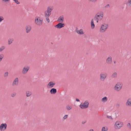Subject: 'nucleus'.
<instances>
[{"label": "nucleus", "instance_id": "obj_1", "mask_svg": "<svg viewBox=\"0 0 131 131\" xmlns=\"http://www.w3.org/2000/svg\"><path fill=\"white\" fill-rule=\"evenodd\" d=\"M53 9L52 7H48L47 10L45 11L44 13V16L45 17H49L51 14V12Z\"/></svg>", "mask_w": 131, "mask_h": 131}, {"label": "nucleus", "instance_id": "obj_2", "mask_svg": "<svg viewBox=\"0 0 131 131\" xmlns=\"http://www.w3.org/2000/svg\"><path fill=\"white\" fill-rule=\"evenodd\" d=\"M43 20L42 18L39 17H36L35 21V23L38 26H41L42 25Z\"/></svg>", "mask_w": 131, "mask_h": 131}, {"label": "nucleus", "instance_id": "obj_3", "mask_svg": "<svg viewBox=\"0 0 131 131\" xmlns=\"http://www.w3.org/2000/svg\"><path fill=\"white\" fill-rule=\"evenodd\" d=\"M123 125V124L119 121H116L114 125V127L116 129H120Z\"/></svg>", "mask_w": 131, "mask_h": 131}, {"label": "nucleus", "instance_id": "obj_4", "mask_svg": "<svg viewBox=\"0 0 131 131\" xmlns=\"http://www.w3.org/2000/svg\"><path fill=\"white\" fill-rule=\"evenodd\" d=\"M108 27V24L104 23L101 26L100 29V32H105L106 30Z\"/></svg>", "mask_w": 131, "mask_h": 131}, {"label": "nucleus", "instance_id": "obj_5", "mask_svg": "<svg viewBox=\"0 0 131 131\" xmlns=\"http://www.w3.org/2000/svg\"><path fill=\"white\" fill-rule=\"evenodd\" d=\"M122 86V84L120 82H118L115 85L114 89L117 91H119L121 90Z\"/></svg>", "mask_w": 131, "mask_h": 131}, {"label": "nucleus", "instance_id": "obj_6", "mask_svg": "<svg viewBox=\"0 0 131 131\" xmlns=\"http://www.w3.org/2000/svg\"><path fill=\"white\" fill-rule=\"evenodd\" d=\"M89 104L88 101H85L83 104L81 103L80 105V107L81 109L86 108L88 107Z\"/></svg>", "mask_w": 131, "mask_h": 131}, {"label": "nucleus", "instance_id": "obj_7", "mask_svg": "<svg viewBox=\"0 0 131 131\" xmlns=\"http://www.w3.org/2000/svg\"><path fill=\"white\" fill-rule=\"evenodd\" d=\"M107 74L104 72H102L100 74V79L101 81H103L106 78Z\"/></svg>", "mask_w": 131, "mask_h": 131}, {"label": "nucleus", "instance_id": "obj_8", "mask_svg": "<svg viewBox=\"0 0 131 131\" xmlns=\"http://www.w3.org/2000/svg\"><path fill=\"white\" fill-rule=\"evenodd\" d=\"M7 125L6 123H2L0 125V130L1 131L5 130L7 128Z\"/></svg>", "mask_w": 131, "mask_h": 131}, {"label": "nucleus", "instance_id": "obj_9", "mask_svg": "<svg viewBox=\"0 0 131 131\" xmlns=\"http://www.w3.org/2000/svg\"><path fill=\"white\" fill-rule=\"evenodd\" d=\"M29 67L28 66H25L22 70V73L23 74H26L29 69Z\"/></svg>", "mask_w": 131, "mask_h": 131}, {"label": "nucleus", "instance_id": "obj_10", "mask_svg": "<svg viewBox=\"0 0 131 131\" xmlns=\"http://www.w3.org/2000/svg\"><path fill=\"white\" fill-rule=\"evenodd\" d=\"M65 26V24L62 23H59L57 25L55 26V27L57 28L60 29L64 27Z\"/></svg>", "mask_w": 131, "mask_h": 131}, {"label": "nucleus", "instance_id": "obj_11", "mask_svg": "<svg viewBox=\"0 0 131 131\" xmlns=\"http://www.w3.org/2000/svg\"><path fill=\"white\" fill-rule=\"evenodd\" d=\"M55 83L52 81L50 82L47 85V87L48 88H51L53 87L55 85Z\"/></svg>", "mask_w": 131, "mask_h": 131}, {"label": "nucleus", "instance_id": "obj_12", "mask_svg": "<svg viewBox=\"0 0 131 131\" xmlns=\"http://www.w3.org/2000/svg\"><path fill=\"white\" fill-rule=\"evenodd\" d=\"M112 62V57L111 56L108 57L106 59V62L108 64H111Z\"/></svg>", "mask_w": 131, "mask_h": 131}, {"label": "nucleus", "instance_id": "obj_13", "mask_svg": "<svg viewBox=\"0 0 131 131\" xmlns=\"http://www.w3.org/2000/svg\"><path fill=\"white\" fill-rule=\"evenodd\" d=\"M32 29L30 25H27L25 27V29L26 33H28L31 31Z\"/></svg>", "mask_w": 131, "mask_h": 131}, {"label": "nucleus", "instance_id": "obj_14", "mask_svg": "<svg viewBox=\"0 0 131 131\" xmlns=\"http://www.w3.org/2000/svg\"><path fill=\"white\" fill-rule=\"evenodd\" d=\"M18 78H16L14 80L13 83L12 85L16 86L18 85Z\"/></svg>", "mask_w": 131, "mask_h": 131}, {"label": "nucleus", "instance_id": "obj_15", "mask_svg": "<svg viewBox=\"0 0 131 131\" xmlns=\"http://www.w3.org/2000/svg\"><path fill=\"white\" fill-rule=\"evenodd\" d=\"M126 105L127 106H131V99L128 98L126 102Z\"/></svg>", "mask_w": 131, "mask_h": 131}, {"label": "nucleus", "instance_id": "obj_16", "mask_svg": "<svg viewBox=\"0 0 131 131\" xmlns=\"http://www.w3.org/2000/svg\"><path fill=\"white\" fill-rule=\"evenodd\" d=\"M76 32L78 34L80 35H83L84 34L82 29H80V30H78V29L77 28L75 30Z\"/></svg>", "mask_w": 131, "mask_h": 131}, {"label": "nucleus", "instance_id": "obj_17", "mask_svg": "<svg viewBox=\"0 0 131 131\" xmlns=\"http://www.w3.org/2000/svg\"><path fill=\"white\" fill-rule=\"evenodd\" d=\"M26 96L27 97H30L32 94V92L29 91H27L26 92Z\"/></svg>", "mask_w": 131, "mask_h": 131}, {"label": "nucleus", "instance_id": "obj_18", "mask_svg": "<svg viewBox=\"0 0 131 131\" xmlns=\"http://www.w3.org/2000/svg\"><path fill=\"white\" fill-rule=\"evenodd\" d=\"M57 92V90L56 89L53 88L51 89L50 92L51 94H54Z\"/></svg>", "mask_w": 131, "mask_h": 131}, {"label": "nucleus", "instance_id": "obj_19", "mask_svg": "<svg viewBox=\"0 0 131 131\" xmlns=\"http://www.w3.org/2000/svg\"><path fill=\"white\" fill-rule=\"evenodd\" d=\"M14 41V39L13 38H10L8 39V44L10 45Z\"/></svg>", "mask_w": 131, "mask_h": 131}, {"label": "nucleus", "instance_id": "obj_20", "mask_svg": "<svg viewBox=\"0 0 131 131\" xmlns=\"http://www.w3.org/2000/svg\"><path fill=\"white\" fill-rule=\"evenodd\" d=\"M91 28L92 29H93L95 27V25L94 23L93 19H92L91 21Z\"/></svg>", "mask_w": 131, "mask_h": 131}, {"label": "nucleus", "instance_id": "obj_21", "mask_svg": "<svg viewBox=\"0 0 131 131\" xmlns=\"http://www.w3.org/2000/svg\"><path fill=\"white\" fill-rule=\"evenodd\" d=\"M100 13L101 14V18H100V19H96V22L97 23H98L100 20H101L102 18L103 17V12H100Z\"/></svg>", "mask_w": 131, "mask_h": 131}, {"label": "nucleus", "instance_id": "obj_22", "mask_svg": "<svg viewBox=\"0 0 131 131\" xmlns=\"http://www.w3.org/2000/svg\"><path fill=\"white\" fill-rule=\"evenodd\" d=\"M100 15H101V14L100 15H97V14H96L94 17V20H96V19H100V18H99L100 16Z\"/></svg>", "mask_w": 131, "mask_h": 131}, {"label": "nucleus", "instance_id": "obj_23", "mask_svg": "<svg viewBox=\"0 0 131 131\" xmlns=\"http://www.w3.org/2000/svg\"><path fill=\"white\" fill-rule=\"evenodd\" d=\"M107 100V98L106 96L104 97L102 99V101L103 102H106Z\"/></svg>", "mask_w": 131, "mask_h": 131}, {"label": "nucleus", "instance_id": "obj_24", "mask_svg": "<svg viewBox=\"0 0 131 131\" xmlns=\"http://www.w3.org/2000/svg\"><path fill=\"white\" fill-rule=\"evenodd\" d=\"M64 20V17L62 16H60L58 19V20L59 21H61V22H63Z\"/></svg>", "mask_w": 131, "mask_h": 131}, {"label": "nucleus", "instance_id": "obj_25", "mask_svg": "<svg viewBox=\"0 0 131 131\" xmlns=\"http://www.w3.org/2000/svg\"><path fill=\"white\" fill-rule=\"evenodd\" d=\"M72 108V107L71 106H70L69 105H67L66 106V108L67 110H70Z\"/></svg>", "mask_w": 131, "mask_h": 131}, {"label": "nucleus", "instance_id": "obj_26", "mask_svg": "<svg viewBox=\"0 0 131 131\" xmlns=\"http://www.w3.org/2000/svg\"><path fill=\"white\" fill-rule=\"evenodd\" d=\"M117 77V73L115 72L113 73L112 75V77L113 78H116Z\"/></svg>", "mask_w": 131, "mask_h": 131}, {"label": "nucleus", "instance_id": "obj_27", "mask_svg": "<svg viewBox=\"0 0 131 131\" xmlns=\"http://www.w3.org/2000/svg\"><path fill=\"white\" fill-rule=\"evenodd\" d=\"M5 48V46H3L1 47L0 48V52L2 51Z\"/></svg>", "mask_w": 131, "mask_h": 131}, {"label": "nucleus", "instance_id": "obj_28", "mask_svg": "<svg viewBox=\"0 0 131 131\" xmlns=\"http://www.w3.org/2000/svg\"><path fill=\"white\" fill-rule=\"evenodd\" d=\"M127 3L128 6H131V0H128L127 2Z\"/></svg>", "mask_w": 131, "mask_h": 131}, {"label": "nucleus", "instance_id": "obj_29", "mask_svg": "<svg viewBox=\"0 0 131 131\" xmlns=\"http://www.w3.org/2000/svg\"><path fill=\"white\" fill-rule=\"evenodd\" d=\"M108 130V129L107 127L105 128V127H102V131H107Z\"/></svg>", "mask_w": 131, "mask_h": 131}, {"label": "nucleus", "instance_id": "obj_30", "mask_svg": "<svg viewBox=\"0 0 131 131\" xmlns=\"http://www.w3.org/2000/svg\"><path fill=\"white\" fill-rule=\"evenodd\" d=\"M4 57V56L3 54H0V62L2 61Z\"/></svg>", "mask_w": 131, "mask_h": 131}, {"label": "nucleus", "instance_id": "obj_31", "mask_svg": "<svg viewBox=\"0 0 131 131\" xmlns=\"http://www.w3.org/2000/svg\"><path fill=\"white\" fill-rule=\"evenodd\" d=\"M127 127L129 129H130L131 128V126L130 124V123H128L127 125Z\"/></svg>", "mask_w": 131, "mask_h": 131}, {"label": "nucleus", "instance_id": "obj_32", "mask_svg": "<svg viewBox=\"0 0 131 131\" xmlns=\"http://www.w3.org/2000/svg\"><path fill=\"white\" fill-rule=\"evenodd\" d=\"M4 19V17L2 16H0V23Z\"/></svg>", "mask_w": 131, "mask_h": 131}, {"label": "nucleus", "instance_id": "obj_33", "mask_svg": "<svg viewBox=\"0 0 131 131\" xmlns=\"http://www.w3.org/2000/svg\"><path fill=\"white\" fill-rule=\"evenodd\" d=\"M68 116V115H66L63 117V119L64 120L66 119L67 118Z\"/></svg>", "mask_w": 131, "mask_h": 131}, {"label": "nucleus", "instance_id": "obj_34", "mask_svg": "<svg viewBox=\"0 0 131 131\" xmlns=\"http://www.w3.org/2000/svg\"><path fill=\"white\" fill-rule=\"evenodd\" d=\"M17 4H20V2L18 0H13Z\"/></svg>", "mask_w": 131, "mask_h": 131}, {"label": "nucleus", "instance_id": "obj_35", "mask_svg": "<svg viewBox=\"0 0 131 131\" xmlns=\"http://www.w3.org/2000/svg\"><path fill=\"white\" fill-rule=\"evenodd\" d=\"M106 117L107 118H109V119H111L112 120L113 119L111 116H109L107 115L106 116Z\"/></svg>", "mask_w": 131, "mask_h": 131}, {"label": "nucleus", "instance_id": "obj_36", "mask_svg": "<svg viewBox=\"0 0 131 131\" xmlns=\"http://www.w3.org/2000/svg\"><path fill=\"white\" fill-rule=\"evenodd\" d=\"M49 17H45L46 18V19L47 20V21L49 23L50 22V20L49 19Z\"/></svg>", "mask_w": 131, "mask_h": 131}, {"label": "nucleus", "instance_id": "obj_37", "mask_svg": "<svg viewBox=\"0 0 131 131\" xmlns=\"http://www.w3.org/2000/svg\"><path fill=\"white\" fill-rule=\"evenodd\" d=\"M8 72H6L4 74V76L5 77H7L8 75Z\"/></svg>", "mask_w": 131, "mask_h": 131}, {"label": "nucleus", "instance_id": "obj_38", "mask_svg": "<svg viewBox=\"0 0 131 131\" xmlns=\"http://www.w3.org/2000/svg\"><path fill=\"white\" fill-rule=\"evenodd\" d=\"M89 1L91 2H96L97 0H89Z\"/></svg>", "mask_w": 131, "mask_h": 131}, {"label": "nucleus", "instance_id": "obj_39", "mask_svg": "<svg viewBox=\"0 0 131 131\" xmlns=\"http://www.w3.org/2000/svg\"><path fill=\"white\" fill-rule=\"evenodd\" d=\"M116 106V108H118L119 107L120 105L119 103H117Z\"/></svg>", "mask_w": 131, "mask_h": 131}, {"label": "nucleus", "instance_id": "obj_40", "mask_svg": "<svg viewBox=\"0 0 131 131\" xmlns=\"http://www.w3.org/2000/svg\"><path fill=\"white\" fill-rule=\"evenodd\" d=\"M105 8H109L110 7V5L109 4H108L106 5L104 7Z\"/></svg>", "mask_w": 131, "mask_h": 131}, {"label": "nucleus", "instance_id": "obj_41", "mask_svg": "<svg viewBox=\"0 0 131 131\" xmlns=\"http://www.w3.org/2000/svg\"><path fill=\"white\" fill-rule=\"evenodd\" d=\"M16 95V93H14L12 94L11 96L12 97H14Z\"/></svg>", "mask_w": 131, "mask_h": 131}, {"label": "nucleus", "instance_id": "obj_42", "mask_svg": "<svg viewBox=\"0 0 131 131\" xmlns=\"http://www.w3.org/2000/svg\"><path fill=\"white\" fill-rule=\"evenodd\" d=\"M86 122V121H82V124H85V123Z\"/></svg>", "mask_w": 131, "mask_h": 131}, {"label": "nucleus", "instance_id": "obj_43", "mask_svg": "<svg viewBox=\"0 0 131 131\" xmlns=\"http://www.w3.org/2000/svg\"><path fill=\"white\" fill-rule=\"evenodd\" d=\"M76 100L77 102H79L80 101L79 100V99H77V98H76Z\"/></svg>", "mask_w": 131, "mask_h": 131}, {"label": "nucleus", "instance_id": "obj_44", "mask_svg": "<svg viewBox=\"0 0 131 131\" xmlns=\"http://www.w3.org/2000/svg\"><path fill=\"white\" fill-rule=\"evenodd\" d=\"M9 0H2L3 1L5 2H7Z\"/></svg>", "mask_w": 131, "mask_h": 131}, {"label": "nucleus", "instance_id": "obj_45", "mask_svg": "<svg viewBox=\"0 0 131 131\" xmlns=\"http://www.w3.org/2000/svg\"><path fill=\"white\" fill-rule=\"evenodd\" d=\"M88 131H94V130L93 129H91L89 130Z\"/></svg>", "mask_w": 131, "mask_h": 131}, {"label": "nucleus", "instance_id": "obj_46", "mask_svg": "<svg viewBox=\"0 0 131 131\" xmlns=\"http://www.w3.org/2000/svg\"><path fill=\"white\" fill-rule=\"evenodd\" d=\"M114 63H116V62L115 61H114Z\"/></svg>", "mask_w": 131, "mask_h": 131}]
</instances>
